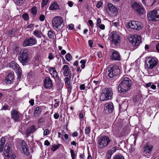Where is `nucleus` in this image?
<instances>
[{
	"label": "nucleus",
	"mask_w": 159,
	"mask_h": 159,
	"mask_svg": "<svg viewBox=\"0 0 159 159\" xmlns=\"http://www.w3.org/2000/svg\"><path fill=\"white\" fill-rule=\"evenodd\" d=\"M80 88L81 90H84L85 89L84 84H83L80 85Z\"/></svg>",
	"instance_id": "4d7b16f0"
},
{
	"label": "nucleus",
	"mask_w": 159,
	"mask_h": 159,
	"mask_svg": "<svg viewBox=\"0 0 159 159\" xmlns=\"http://www.w3.org/2000/svg\"><path fill=\"white\" fill-rule=\"evenodd\" d=\"M133 9L140 14L143 13L144 12L143 8L141 4L137 3H134L132 5Z\"/></svg>",
	"instance_id": "2eb2a0df"
},
{
	"label": "nucleus",
	"mask_w": 159,
	"mask_h": 159,
	"mask_svg": "<svg viewBox=\"0 0 159 159\" xmlns=\"http://www.w3.org/2000/svg\"><path fill=\"white\" fill-rule=\"evenodd\" d=\"M18 58L20 61L22 63H27L29 60L27 50L26 49L21 50L19 53Z\"/></svg>",
	"instance_id": "6e6552de"
},
{
	"label": "nucleus",
	"mask_w": 159,
	"mask_h": 159,
	"mask_svg": "<svg viewBox=\"0 0 159 159\" xmlns=\"http://www.w3.org/2000/svg\"><path fill=\"white\" fill-rule=\"evenodd\" d=\"M65 58L67 61H69L71 59L72 57L70 54L67 53L66 55Z\"/></svg>",
	"instance_id": "e433bc0d"
},
{
	"label": "nucleus",
	"mask_w": 159,
	"mask_h": 159,
	"mask_svg": "<svg viewBox=\"0 0 159 159\" xmlns=\"http://www.w3.org/2000/svg\"><path fill=\"white\" fill-rule=\"evenodd\" d=\"M4 153L5 156L6 157L10 155V154L11 153V152L10 150L4 149Z\"/></svg>",
	"instance_id": "58836bf2"
},
{
	"label": "nucleus",
	"mask_w": 159,
	"mask_h": 159,
	"mask_svg": "<svg viewBox=\"0 0 159 159\" xmlns=\"http://www.w3.org/2000/svg\"><path fill=\"white\" fill-rule=\"evenodd\" d=\"M152 84V83H151V82H149L148 83H147L146 84V85H145L146 87L147 88H148V87H150V86H151Z\"/></svg>",
	"instance_id": "69168bd1"
},
{
	"label": "nucleus",
	"mask_w": 159,
	"mask_h": 159,
	"mask_svg": "<svg viewBox=\"0 0 159 159\" xmlns=\"http://www.w3.org/2000/svg\"><path fill=\"white\" fill-rule=\"evenodd\" d=\"M6 157L7 158V159H15L16 156L14 154L11 153L8 156H6Z\"/></svg>",
	"instance_id": "72a5a7b5"
},
{
	"label": "nucleus",
	"mask_w": 159,
	"mask_h": 159,
	"mask_svg": "<svg viewBox=\"0 0 159 159\" xmlns=\"http://www.w3.org/2000/svg\"><path fill=\"white\" fill-rule=\"evenodd\" d=\"M50 132L49 129H45L43 131V135L46 136L48 135Z\"/></svg>",
	"instance_id": "37998d69"
},
{
	"label": "nucleus",
	"mask_w": 159,
	"mask_h": 159,
	"mask_svg": "<svg viewBox=\"0 0 159 159\" xmlns=\"http://www.w3.org/2000/svg\"><path fill=\"white\" fill-rule=\"evenodd\" d=\"M6 141L4 137H2L0 140V152H2L3 150Z\"/></svg>",
	"instance_id": "393cba45"
},
{
	"label": "nucleus",
	"mask_w": 159,
	"mask_h": 159,
	"mask_svg": "<svg viewBox=\"0 0 159 159\" xmlns=\"http://www.w3.org/2000/svg\"><path fill=\"white\" fill-rule=\"evenodd\" d=\"M29 102L32 106H33L34 104V100L33 99H31L30 100Z\"/></svg>",
	"instance_id": "864d4df0"
},
{
	"label": "nucleus",
	"mask_w": 159,
	"mask_h": 159,
	"mask_svg": "<svg viewBox=\"0 0 159 159\" xmlns=\"http://www.w3.org/2000/svg\"><path fill=\"white\" fill-rule=\"evenodd\" d=\"M158 60L156 57H149L147 59L146 67L148 69H152L158 64Z\"/></svg>",
	"instance_id": "0eeeda50"
},
{
	"label": "nucleus",
	"mask_w": 159,
	"mask_h": 159,
	"mask_svg": "<svg viewBox=\"0 0 159 159\" xmlns=\"http://www.w3.org/2000/svg\"><path fill=\"white\" fill-rule=\"evenodd\" d=\"M88 42L89 46L90 47H91L93 45V42L92 40H89L88 41Z\"/></svg>",
	"instance_id": "e2e57ef3"
},
{
	"label": "nucleus",
	"mask_w": 159,
	"mask_h": 159,
	"mask_svg": "<svg viewBox=\"0 0 159 159\" xmlns=\"http://www.w3.org/2000/svg\"><path fill=\"white\" fill-rule=\"evenodd\" d=\"M61 70L63 71V74L65 76H68L69 74V67L67 65H64L62 67Z\"/></svg>",
	"instance_id": "5701e85b"
},
{
	"label": "nucleus",
	"mask_w": 159,
	"mask_h": 159,
	"mask_svg": "<svg viewBox=\"0 0 159 159\" xmlns=\"http://www.w3.org/2000/svg\"><path fill=\"white\" fill-rule=\"evenodd\" d=\"M33 34L35 36L39 38H41L42 35L41 31L38 30H35L33 31Z\"/></svg>",
	"instance_id": "cd10ccee"
},
{
	"label": "nucleus",
	"mask_w": 159,
	"mask_h": 159,
	"mask_svg": "<svg viewBox=\"0 0 159 159\" xmlns=\"http://www.w3.org/2000/svg\"><path fill=\"white\" fill-rule=\"evenodd\" d=\"M14 75L11 73H10L6 77L5 82L6 84H10L14 82Z\"/></svg>",
	"instance_id": "aec40b11"
},
{
	"label": "nucleus",
	"mask_w": 159,
	"mask_h": 159,
	"mask_svg": "<svg viewBox=\"0 0 159 159\" xmlns=\"http://www.w3.org/2000/svg\"><path fill=\"white\" fill-rule=\"evenodd\" d=\"M53 56L51 53H49L48 54V58L50 60H52L53 59Z\"/></svg>",
	"instance_id": "3c124183"
},
{
	"label": "nucleus",
	"mask_w": 159,
	"mask_h": 159,
	"mask_svg": "<svg viewBox=\"0 0 159 159\" xmlns=\"http://www.w3.org/2000/svg\"><path fill=\"white\" fill-rule=\"evenodd\" d=\"M48 2V0H43L41 7H43L44 6H46Z\"/></svg>",
	"instance_id": "79ce46f5"
},
{
	"label": "nucleus",
	"mask_w": 159,
	"mask_h": 159,
	"mask_svg": "<svg viewBox=\"0 0 159 159\" xmlns=\"http://www.w3.org/2000/svg\"><path fill=\"white\" fill-rule=\"evenodd\" d=\"M150 0V1H151V2H152L153 1L152 3V4H151V3L148 4H147V5H146V6H150L153 5H154V4L156 2L157 0Z\"/></svg>",
	"instance_id": "8fccbe9b"
},
{
	"label": "nucleus",
	"mask_w": 159,
	"mask_h": 159,
	"mask_svg": "<svg viewBox=\"0 0 159 159\" xmlns=\"http://www.w3.org/2000/svg\"><path fill=\"white\" fill-rule=\"evenodd\" d=\"M98 27H99V28L101 30H104L105 29V26L103 24H101Z\"/></svg>",
	"instance_id": "603ef678"
},
{
	"label": "nucleus",
	"mask_w": 159,
	"mask_h": 159,
	"mask_svg": "<svg viewBox=\"0 0 159 159\" xmlns=\"http://www.w3.org/2000/svg\"><path fill=\"white\" fill-rule=\"evenodd\" d=\"M113 159H125L123 156L120 155H117L115 156Z\"/></svg>",
	"instance_id": "ea45409f"
},
{
	"label": "nucleus",
	"mask_w": 159,
	"mask_h": 159,
	"mask_svg": "<svg viewBox=\"0 0 159 159\" xmlns=\"http://www.w3.org/2000/svg\"><path fill=\"white\" fill-rule=\"evenodd\" d=\"M98 55L99 58H101L102 56V52H99L98 53Z\"/></svg>",
	"instance_id": "0e129e2a"
},
{
	"label": "nucleus",
	"mask_w": 159,
	"mask_h": 159,
	"mask_svg": "<svg viewBox=\"0 0 159 159\" xmlns=\"http://www.w3.org/2000/svg\"><path fill=\"white\" fill-rule=\"evenodd\" d=\"M60 146V145L59 144L57 145H54L52 147L51 150L53 151H55Z\"/></svg>",
	"instance_id": "4c0bfd02"
},
{
	"label": "nucleus",
	"mask_w": 159,
	"mask_h": 159,
	"mask_svg": "<svg viewBox=\"0 0 159 159\" xmlns=\"http://www.w3.org/2000/svg\"><path fill=\"white\" fill-rule=\"evenodd\" d=\"M54 117L56 119H57L59 117V115L58 113H55L54 115Z\"/></svg>",
	"instance_id": "5fc2aeb1"
},
{
	"label": "nucleus",
	"mask_w": 159,
	"mask_h": 159,
	"mask_svg": "<svg viewBox=\"0 0 159 159\" xmlns=\"http://www.w3.org/2000/svg\"><path fill=\"white\" fill-rule=\"evenodd\" d=\"M106 11L111 16H115L118 12L117 8L111 3L107 4L106 7Z\"/></svg>",
	"instance_id": "9d476101"
},
{
	"label": "nucleus",
	"mask_w": 159,
	"mask_h": 159,
	"mask_svg": "<svg viewBox=\"0 0 159 159\" xmlns=\"http://www.w3.org/2000/svg\"><path fill=\"white\" fill-rule=\"evenodd\" d=\"M73 137H76L78 136V133L76 132H73L72 134Z\"/></svg>",
	"instance_id": "774afa93"
},
{
	"label": "nucleus",
	"mask_w": 159,
	"mask_h": 159,
	"mask_svg": "<svg viewBox=\"0 0 159 159\" xmlns=\"http://www.w3.org/2000/svg\"><path fill=\"white\" fill-rule=\"evenodd\" d=\"M21 147L24 153L27 155H29V149L26 143L25 142H22L21 144Z\"/></svg>",
	"instance_id": "4be33fe9"
},
{
	"label": "nucleus",
	"mask_w": 159,
	"mask_h": 159,
	"mask_svg": "<svg viewBox=\"0 0 159 159\" xmlns=\"http://www.w3.org/2000/svg\"><path fill=\"white\" fill-rule=\"evenodd\" d=\"M102 3L101 2H98L96 6L98 8H99L101 7V6L102 5Z\"/></svg>",
	"instance_id": "bf43d9fd"
},
{
	"label": "nucleus",
	"mask_w": 159,
	"mask_h": 159,
	"mask_svg": "<svg viewBox=\"0 0 159 159\" xmlns=\"http://www.w3.org/2000/svg\"><path fill=\"white\" fill-rule=\"evenodd\" d=\"M85 134L87 135H89L90 132V128L89 127H86L85 129Z\"/></svg>",
	"instance_id": "f704fd0d"
},
{
	"label": "nucleus",
	"mask_w": 159,
	"mask_h": 159,
	"mask_svg": "<svg viewBox=\"0 0 159 159\" xmlns=\"http://www.w3.org/2000/svg\"><path fill=\"white\" fill-rule=\"evenodd\" d=\"M8 66L12 68L16 73L18 74V76H20L21 75V70L20 69L19 66L15 62H11L8 65Z\"/></svg>",
	"instance_id": "ddd939ff"
},
{
	"label": "nucleus",
	"mask_w": 159,
	"mask_h": 159,
	"mask_svg": "<svg viewBox=\"0 0 159 159\" xmlns=\"http://www.w3.org/2000/svg\"><path fill=\"white\" fill-rule=\"evenodd\" d=\"M23 18L25 20H27L28 19V15L26 13L24 14L22 16Z\"/></svg>",
	"instance_id": "a18cd8bd"
},
{
	"label": "nucleus",
	"mask_w": 159,
	"mask_h": 159,
	"mask_svg": "<svg viewBox=\"0 0 159 159\" xmlns=\"http://www.w3.org/2000/svg\"><path fill=\"white\" fill-rule=\"evenodd\" d=\"M46 69L53 78H56L57 77L58 73L54 67L48 66L46 67Z\"/></svg>",
	"instance_id": "6ab92c4d"
},
{
	"label": "nucleus",
	"mask_w": 159,
	"mask_h": 159,
	"mask_svg": "<svg viewBox=\"0 0 159 159\" xmlns=\"http://www.w3.org/2000/svg\"><path fill=\"white\" fill-rule=\"evenodd\" d=\"M153 149L152 146L151 145H145L144 147V151L147 153L151 152Z\"/></svg>",
	"instance_id": "b1692460"
},
{
	"label": "nucleus",
	"mask_w": 159,
	"mask_h": 159,
	"mask_svg": "<svg viewBox=\"0 0 159 159\" xmlns=\"http://www.w3.org/2000/svg\"><path fill=\"white\" fill-rule=\"evenodd\" d=\"M120 73V69L117 65L111 66L108 68L107 75L109 79L111 81L115 80L118 77Z\"/></svg>",
	"instance_id": "f03ea898"
},
{
	"label": "nucleus",
	"mask_w": 159,
	"mask_h": 159,
	"mask_svg": "<svg viewBox=\"0 0 159 159\" xmlns=\"http://www.w3.org/2000/svg\"><path fill=\"white\" fill-rule=\"evenodd\" d=\"M121 37L117 33L113 32L109 35V39L111 43L115 45H118L120 42Z\"/></svg>",
	"instance_id": "39448f33"
},
{
	"label": "nucleus",
	"mask_w": 159,
	"mask_h": 159,
	"mask_svg": "<svg viewBox=\"0 0 159 159\" xmlns=\"http://www.w3.org/2000/svg\"><path fill=\"white\" fill-rule=\"evenodd\" d=\"M34 27V24H30L28 25L26 28H27L31 29Z\"/></svg>",
	"instance_id": "052dcab7"
},
{
	"label": "nucleus",
	"mask_w": 159,
	"mask_h": 159,
	"mask_svg": "<svg viewBox=\"0 0 159 159\" xmlns=\"http://www.w3.org/2000/svg\"><path fill=\"white\" fill-rule=\"evenodd\" d=\"M88 23L90 26L93 27V22L92 20H88Z\"/></svg>",
	"instance_id": "13d9d810"
},
{
	"label": "nucleus",
	"mask_w": 159,
	"mask_h": 159,
	"mask_svg": "<svg viewBox=\"0 0 159 159\" xmlns=\"http://www.w3.org/2000/svg\"><path fill=\"white\" fill-rule=\"evenodd\" d=\"M59 6L56 2H54L49 7V9L51 10H56L59 9Z\"/></svg>",
	"instance_id": "c85d7f7f"
},
{
	"label": "nucleus",
	"mask_w": 159,
	"mask_h": 159,
	"mask_svg": "<svg viewBox=\"0 0 159 159\" xmlns=\"http://www.w3.org/2000/svg\"><path fill=\"white\" fill-rule=\"evenodd\" d=\"M35 130L36 129L34 126H31L28 128L26 132V134L27 136H28L31 133L34 132L35 131Z\"/></svg>",
	"instance_id": "a878e982"
},
{
	"label": "nucleus",
	"mask_w": 159,
	"mask_h": 159,
	"mask_svg": "<svg viewBox=\"0 0 159 159\" xmlns=\"http://www.w3.org/2000/svg\"><path fill=\"white\" fill-rule=\"evenodd\" d=\"M148 19L149 21H155L159 20V10H153L147 14Z\"/></svg>",
	"instance_id": "423d86ee"
},
{
	"label": "nucleus",
	"mask_w": 159,
	"mask_h": 159,
	"mask_svg": "<svg viewBox=\"0 0 159 159\" xmlns=\"http://www.w3.org/2000/svg\"><path fill=\"white\" fill-rule=\"evenodd\" d=\"M112 94V91L110 88H105L102 91L100 96V101H103L110 99L111 98Z\"/></svg>",
	"instance_id": "20e7f679"
},
{
	"label": "nucleus",
	"mask_w": 159,
	"mask_h": 159,
	"mask_svg": "<svg viewBox=\"0 0 159 159\" xmlns=\"http://www.w3.org/2000/svg\"><path fill=\"white\" fill-rule=\"evenodd\" d=\"M10 145L9 144L6 143L5 147V149L7 150H10Z\"/></svg>",
	"instance_id": "09e8293b"
},
{
	"label": "nucleus",
	"mask_w": 159,
	"mask_h": 159,
	"mask_svg": "<svg viewBox=\"0 0 159 159\" xmlns=\"http://www.w3.org/2000/svg\"><path fill=\"white\" fill-rule=\"evenodd\" d=\"M44 145L48 146L50 145V143L48 140H46L45 141Z\"/></svg>",
	"instance_id": "680f3d73"
},
{
	"label": "nucleus",
	"mask_w": 159,
	"mask_h": 159,
	"mask_svg": "<svg viewBox=\"0 0 159 159\" xmlns=\"http://www.w3.org/2000/svg\"><path fill=\"white\" fill-rule=\"evenodd\" d=\"M21 114L19 111L15 110H13L11 112V118L16 121H18L20 120V116Z\"/></svg>",
	"instance_id": "dca6fc26"
},
{
	"label": "nucleus",
	"mask_w": 159,
	"mask_h": 159,
	"mask_svg": "<svg viewBox=\"0 0 159 159\" xmlns=\"http://www.w3.org/2000/svg\"><path fill=\"white\" fill-rule=\"evenodd\" d=\"M45 19V16L44 15H41L39 17V20L41 21H44Z\"/></svg>",
	"instance_id": "de8ad7c7"
},
{
	"label": "nucleus",
	"mask_w": 159,
	"mask_h": 159,
	"mask_svg": "<svg viewBox=\"0 0 159 159\" xmlns=\"http://www.w3.org/2000/svg\"><path fill=\"white\" fill-rule=\"evenodd\" d=\"M70 153L72 159H75L76 157V155L75 154L74 150L71 149L70 150Z\"/></svg>",
	"instance_id": "7c9ffc66"
},
{
	"label": "nucleus",
	"mask_w": 159,
	"mask_h": 159,
	"mask_svg": "<svg viewBox=\"0 0 159 159\" xmlns=\"http://www.w3.org/2000/svg\"><path fill=\"white\" fill-rule=\"evenodd\" d=\"M132 83V81L128 78H124L118 87V91L124 94L128 92L130 89Z\"/></svg>",
	"instance_id": "f257e3e1"
},
{
	"label": "nucleus",
	"mask_w": 159,
	"mask_h": 159,
	"mask_svg": "<svg viewBox=\"0 0 159 159\" xmlns=\"http://www.w3.org/2000/svg\"><path fill=\"white\" fill-rule=\"evenodd\" d=\"M15 3L17 5H21L25 1V0H14Z\"/></svg>",
	"instance_id": "2f4dec72"
},
{
	"label": "nucleus",
	"mask_w": 159,
	"mask_h": 159,
	"mask_svg": "<svg viewBox=\"0 0 159 159\" xmlns=\"http://www.w3.org/2000/svg\"><path fill=\"white\" fill-rule=\"evenodd\" d=\"M68 5L70 7H72L74 3L72 1H69L68 2Z\"/></svg>",
	"instance_id": "6e6d98bb"
},
{
	"label": "nucleus",
	"mask_w": 159,
	"mask_h": 159,
	"mask_svg": "<svg viewBox=\"0 0 159 159\" xmlns=\"http://www.w3.org/2000/svg\"><path fill=\"white\" fill-rule=\"evenodd\" d=\"M111 52V53L110 57L111 59L116 61H120V54L117 51L112 50Z\"/></svg>",
	"instance_id": "a211bd4d"
},
{
	"label": "nucleus",
	"mask_w": 159,
	"mask_h": 159,
	"mask_svg": "<svg viewBox=\"0 0 159 159\" xmlns=\"http://www.w3.org/2000/svg\"><path fill=\"white\" fill-rule=\"evenodd\" d=\"M66 86L70 85V77H66L64 79Z\"/></svg>",
	"instance_id": "c756f323"
},
{
	"label": "nucleus",
	"mask_w": 159,
	"mask_h": 159,
	"mask_svg": "<svg viewBox=\"0 0 159 159\" xmlns=\"http://www.w3.org/2000/svg\"><path fill=\"white\" fill-rule=\"evenodd\" d=\"M37 43V40L35 38H28L25 40L23 43L24 47L32 46Z\"/></svg>",
	"instance_id": "4468645a"
},
{
	"label": "nucleus",
	"mask_w": 159,
	"mask_h": 159,
	"mask_svg": "<svg viewBox=\"0 0 159 159\" xmlns=\"http://www.w3.org/2000/svg\"><path fill=\"white\" fill-rule=\"evenodd\" d=\"M113 108L114 106L112 103L106 104L104 108V112L106 114L111 113L112 111Z\"/></svg>",
	"instance_id": "412c9836"
},
{
	"label": "nucleus",
	"mask_w": 159,
	"mask_h": 159,
	"mask_svg": "<svg viewBox=\"0 0 159 159\" xmlns=\"http://www.w3.org/2000/svg\"><path fill=\"white\" fill-rule=\"evenodd\" d=\"M52 80L48 76L46 77L44 80V87L50 89L52 88Z\"/></svg>",
	"instance_id": "f3484780"
},
{
	"label": "nucleus",
	"mask_w": 159,
	"mask_h": 159,
	"mask_svg": "<svg viewBox=\"0 0 159 159\" xmlns=\"http://www.w3.org/2000/svg\"><path fill=\"white\" fill-rule=\"evenodd\" d=\"M32 13L33 15L35 16L37 14V9L36 7H34L31 9Z\"/></svg>",
	"instance_id": "473e14b6"
},
{
	"label": "nucleus",
	"mask_w": 159,
	"mask_h": 159,
	"mask_svg": "<svg viewBox=\"0 0 159 159\" xmlns=\"http://www.w3.org/2000/svg\"><path fill=\"white\" fill-rule=\"evenodd\" d=\"M74 27V25L73 24H70L69 25V28L70 30H72Z\"/></svg>",
	"instance_id": "338daca9"
},
{
	"label": "nucleus",
	"mask_w": 159,
	"mask_h": 159,
	"mask_svg": "<svg viewBox=\"0 0 159 159\" xmlns=\"http://www.w3.org/2000/svg\"><path fill=\"white\" fill-rule=\"evenodd\" d=\"M86 61L84 60H81L80 61V63L82 64L81 68L82 69H84L85 67V64Z\"/></svg>",
	"instance_id": "a19ab883"
},
{
	"label": "nucleus",
	"mask_w": 159,
	"mask_h": 159,
	"mask_svg": "<svg viewBox=\"0 0 159 159\" xmlns=\"http://www.w3.org/2000/svg\"><path fill=\"white\" fill-rule=\"evenodd\" d=\"M127 27L137 30H139L142 28L141 23L139 22L136 21H129Z\"/></svg>",
	"instance_id": "9b49d317"
},
{
	"label": "nucleus",
	"mask_w": 159,
	"mask_h": 159,
	"mask_svg": "<svg viewBox=\"0 0 159 159\" xmlns=\"http://www.w3.org/2000/svg\"><path fill=\"white\" fill-rule=\"evenodd\" d=\"M66 88L67 89L68 92L70 93L71 92L72 89V87L70 85H67L66 86Z\"/></svg>",
	"instance_id": "49530a36"
},
{
	"label": "nucleus",
	"mask_w": 159,
	"mask_h": 159,
	"mask_svg": "<svg viewBox=\"0 0 159 159\" xmlns=\"http://www.w3.org/2000/svg\"><path fill=\"white\" fill-rule=\"evenodd\" d=\"M48 36L50 39L53 38L54 37L53 33L52 31L49 30L48 33Z\"/></svg>",
	"instance_id": "c9c22d12"
},
{
	"label": "nucleus",
	"mask_w": 159,
	"mask_h": 159,
	"mask_svg": "<svg viewBox=\"0 0 159 159\" xmlns=\"http://www.w3.org/2000/svg\"><path fill=\"white\" fill-rule=\"evenodd\" d=\"M141 40V38L140 36H131L129 38V42L134 47H136L140 43Z\"/></svg>",
	"instance_id": "f8f14e48"
},
{
	"label": "nucleus",
	"mask_w": 159,
	"mask_h": 159,
	"mask_svg": "<svg viewBox=\"0 0 159 159\" xmlns=\"http://www.w3.org/2000/svg\"><path fill=\"white\" fill-rule=\"evenodd\" d=\"M42 111V108L40 107H37L34 113V115L35 117L38 116L41 113Z\"/></svg>",
	"instance_id": "bb28decb"
},
{
	"label": "nucleus",
	"mask_w": 159,
	"mask_h": 159,
	"mask_svg": "<svg viewBox=\"0 0 159 159\" xmlns=\"http://www.w3.org/2000/svg\"><path fill=\"white\" fill-rule=\"evenodd\" d=\"M101 23V19L100 18H98L97 20V24L96 25L97 26H98L100 25Z\"/></svg>",
	"instance_id": "c03bdc74"
},
{
	"label": "nucleus",
	"mask_w": 159,
	"mask_h": 159,
	"mask_svg": "<svg viewBox=\"0 0 159 159\" xmlns=\"http://www.w3.org/2000/svg\"><path fill=\"white\" fill-rule=\"evenodd\" d=\"M52 25L54 29L59 31L60 26L63 22V19L60 16H56L52 20Z\"/></svg>",
	"instance_id": "7ed1b4c3"
},
{
	"label": "nucleus",
	"mask_w": 159,
	"mask_h": 159,
	"mask_svg": "<svg viewBox=\"0 0 159 159\" xmlns=\"http://www.w3.org/2000/svg\"><path fill=\"white\" fill-rule=\"evenodd\" d=\"M98 145L100 148L106 147L110 142L109 138L106 136H102L98 139Z\"/></svg>",
	"instance_id": "1a4fd4ad"
}]
</instances>
